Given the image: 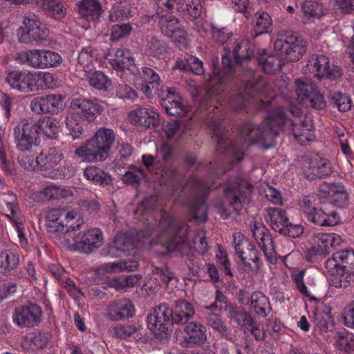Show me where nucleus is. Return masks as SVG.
<instances>
[{
	"mask_svg": "<svg viewBox=\"0 0 354 354\" xmlns=\"http://www.w3.org/2000/svg\"><path fill=\"white\" fill-rule=\"evenodd\" d=\"M277 111L281 112L284 122L282 124V131L284 128H288L292 131L295 140L301 145L313 140L315 138L313 126L310 119H305L304 121L296 123L287 119L284 110L281 107L277 108Z\"/></svg>",
	"mask_w": 354,
	"mask_h": 354,
	"instance_id": "17",
	"label": "nucleus"
},
{
	"mask_svg": "<svg viewBox=\"0 0 354 354\" xmlns=\"http://www.w3.org/2000/svg\"><path fill=\"white\" fill-rule=\"evenodd\" d=\"M207 341L206 327L197 322H188L183 328L180 345L193 348L203 345Z\"/></svg>",
	"mask_w": 354,
	"mask_h": 354,
	"instance_id": "24",
	"label": "nucleus"
},
{
	"mask_svg": "<svg viewBox=\"0 0 354 354\" xmlns=\"http://www.w3.org/2000/svg\"><path fill=\"white\" fill-rule=\"evenodd\" d=\"M251 47V44L247 40L238 42L233 50L234 61H232L229 56L230 50L225 49V53L222 55V75L218 73V59L212 60L213 71L209 76V82L212 87L207 92L208 96L216 95L218 88L215 84L219 82L220 85L218 87H220L225 82L227 76L231 75L234 72L244 86L243 91L239 93L234 99V106L236 109H243L250 99L253 100L259 109H265L269 106L270 100L275 95L265 80L260 78L256 82L252 81L251 78L253 77L254 73L250 69L241 74V71H243L241 64L250 59L253 54Z\"/></svg>",
	"mask_w": 354,
	"mask_h": 354,
	"instance_id": "1",
	"label": "nucleus"
},
{
	"mask_svg": "<svg viewBox=\"0 0 354 354\" xmlns=\"http://www.w3.org/2000/svg\"><path fill=\"white\" fill-rule=\"evenodd\" d=\"M76 216L74 212H69L64 207L52 208L47 211V232L57 244L63 245L62 240L71 236L70 229L74 230L76 227H80V224L74 225L73 220Z\"/></svg>",
	"mask_w": 354,
	"mask_h": 354,
	"instance_id": "5",
	"label": "nucleus"
},
{
	"mask_svg": "<svg viewBox=\"0 0 354 354\" xmlns=\"http://www.w3.org/2000/svg\"><path fill=\"white\" fill-rule=\"evenodd\" d=\"M38 136L35 125L27 119L21 120L13 129L14 143L17 149L21 152L30 151L36 144Z\"/></svg>",
	"mask_w": 354,
	"mask_h": 354,
	"instance_id": "12",
	"label": "nucleus"
},
{
	"mask_svg": "<svg viewBox=\"0 0 354 354\" xmlns=\"http://www.w3.org/2000/svg\"><path fill=\"white\" fill-rule=\"evenodd\" d=\"M250 227L252 235L263 252L266 260L270 263H276L277 261V253L269 230L261 223L254 222Z\"/></svg>",
	"mask_w": 354,
	"mask_h": 354,
	"instance_id": "18",
	"label": "nucleus"
},
{
	"mask_svg": "<svg viewBox=\"0 0 354 354\" xmlns=\"http://www.w3.org/2000/svg\"><path fill=\"white\" fill-rule=\"evenodd\" d=\"M71 113L80 116L82 119L91 122L96 118V114H101L104 107L96 98L73 99L70 105Z\"/></svg>",
	"mask_w": 354,
	"mask_h": 354,
	"instance_id": "16",
	"label": "nucleus"
},
{
	"mask_svg": "<svg viewBox=\"0 0 354 354\" xmlns=\"http://www.w3.org/2000/svg\"><path fill=\"white\" fill-rule=\"evenodd\" d=\"M132 30V26L129 23L115 24L111 26L110 31V40L118 41L129 35Z\"/></svg>",
	"mask_w": 354,
	"mask_h": 354,
	"instance_id": "56",
	"label": "nucleus"
},
{
	"mask_svg": "<svg viewBox=\"0 0 354 354\" xmlns=\"http://www.w3.org/2000/svg\"><path fill=\"white\" fill-rule=\"evenodd\" d=\"M4 201L6 209H4L6 215L9 217L16 226L18 236L21 241L24 239V234L21 225L23 224V217L19 212L17 198L13 194H8L5 196Z\"/></svg>",
	"mask_w": 354,
	"mask_h": 354,
	"instance_id": "29",
	"label": "nucleus"
},
{
	"mask_svg": "<svg viewBox=\"0 0 354 354\" xmlns=\"http://www.w3.org/2000/svg\"><path fill=\"white\" fill-rule=\"evenodd\" d=\"M62 100V96L56 94L37 97L31 100L30 107L32 112L39 115L57 113L61 108Z\"/></svg>",
	"mask_w": 354,
	"mask_h": 354,
	"instance_id": "26",
	"label": "nucleus"
},
{
	"mask_svg": "<svg viewBox=\"0 0 354 354\" xmlns=\"http://www.w3.org/2000/svg\"><path fill=\"white\" fill-rule=\"evenodd\" d=\"M274 46L275 53L286 62L297 61L306 52L303 41L291 30L280 31Z\"/></svg>",
	"mask_w": 354,
	"mask_h": 354,
	"instance_id": "7",
	"label": "nucleus"
},
{
	"mask_svg": "<svg viewBox=\"0 0 354 354\" xmlns=\"http://www.w3.org/2000/svg\"><path fill=\"white\" fill-rule=\"evenodd\" d=\"M160 215L156 233L159 234L156 243L165 248L162 254L177 252L188 260L194 261L195 252L187 241L189 226L166 212H162Z\"/></svg>",
	"mask_w": 354,
	"mask_h": 354,
	"instance_id": "2",
	"label": "nucleus"
},
{
	"mask_svg": "<svg viewBox=\"0 0 354 354\" xmlns=\"http://www.w3.org/2000/svg\"><path fill=\"white\" fill-rule=\"evenodd\" d=\"M95 50L91 46L83 48L77 57V66L79 70L89 73L93 70V61L95 58Z\"/></svg>",
	"mask_w": 354,
	"mask_h": 354,
	"instance_id": "45",
	"label": "nucleus"
},
{
	"mask_svg": "<svg viewBox=\"0 0 354 354\" xmlns=\"http://www.w3.org/2000/svg\"><path fill=\"white\" fill-rule=\"evenodd\" d=\"M201 3L198 0H178L176 10L189 20H195L201 15Z\"/></svg>",
	"mask_w": 354,
	"mask_h": 354,
	"instance_id": "36",
	"label": "nucleus"
},
{
	"mask_svg": "<svg viewBox=\"0 0 354 354\" xmlns=\"http://www.w3.org/2000/svg\"><path fill=\"white\" fill-rule=\"evenodd\" d=\"M65 122L66 128L72 136L73 140L80 138L84 131L82 123H80V121L74 117V115H72V113L66 118Z\"/></svg>",
	"mask_w": 354,
	"mask_h": 354,
	"instance_id": "58",
	"label": "nucleus"
},
{
	"mask_svg": "<svg viewBox=\"0 0 354 354\" xmlns=\"http://www.w3.org/2000/svg\"><path fill=\"white\" fill-rule=\"evenodd\" d=\"M192 181L196 189L201 192V196L194 200L190 209L196 221L205 222L207 218V209L203 195L210 189L212 185L203 178L196 176L193 178Z\"/></svg>",
	"mask_w": 354,
	"mask_h": 354,
	"instance_id": "23",
	"label": "nucleus"
},
{
	"mask_svg": "<svg viewBox=\"0 0 354 354\" xmlns=\"http://www.w3.org/2000/svg\"><path fill=\"white\" fill-rule=\"evenodd\" d=\"M172 319L174 324H185L195 314V310L192 304L185 300H178L175 301Z\"/></svg>",
	"mask_w": 354,
	"mask_h": 354,
	"instance_id": "33",
	"label": "nucleus"
},
{
	"mask_svg": "<svg viewBox=\"0 0 354 354\" xmlns=\"http://www.w3.org/2000/svg\"><path fill=\"white\" fill-rule=\"evenodd\" d=\"M43 8L48 15L55 19H62L66 15V9L64 6L57 0L44 1Z\"/></svg>",
	"mask_w": 354,
	"mask_h": 354,
	"instance_id": "52",
	"label": "nucleus"
},
{
	"mask_svg": "<svg viewBox=\"0 0 354 354\" xmlns=\"http://www.w3.org/2000/svg\"><path fill=\"white\" fill-rule=\"evenodd\" d=\"M266 212V220L271 228L280 234L283 232L289 222L286 212L278 207H268Z\"/></svg>",
	"mask_w": 354,
	"mask_h": 354,
	"instance_id": "34",
	"label": "nucleus"
},
{
	"mask_svg": "<svg viewBox=\"0 0 354 354\" xmlns=\"http://www.w3.org/2000/svg\"><path fill=\"white\" fill-rule=\"evenodd\" d=\"M317 241L315 242L319 255L326 257L330 252L332 248V234L330 233L319 232L316 234Z\"/></svg>",
	"mask_w": 354,
	"mask_h": 354,
	"instance_id": "50",
	"label": "nucleus"
},
{
	"mask_svg": "<svg viewBox=\"0 0 354 354\" xmlns=\"http://www.w3.org/2000/svg\"><path fill=\"white\" fill-rule=\"evenodd\" d=\"M206 324L222 335L229 333V328L221 320V315L214 313H208L205 317Z\"/></svg>",
	"mask_w": 354,
	"mask_h": 354,
	"instance_id": "53",
	"label": "nucleus"
},
{
	"mask_svg": "<svg viewBox=\"0 0 354 354\" xmlns=\"http://www.w3.org/2000/svg\"><path fill=\"white\" fill-rule=\"evenodd\" d=\"M272 24L270 15L266 12H257L254 22V32L256 36L268 32Z\"/></svg>",
	"mask_w": 354,
	"mask_h": 354,
	"instance_id": "49",
	"label": "nucleus"
},
{
	"mask_svg": "<svg viewBox=\"0 0 354 354\" xmlns=\"http://www.w3.org/2000/svg\"><path fill=\"white\" fill-rule=\"evenodd\" d=\"M6 82L15 90L23 93L38 90L37 77L28 71L14 70L7 73Z\"/></svg>",
	"mask_w": 354,
	"mask_h": 354,
	"instance_id": "20",
	"label": "nucleus"
},
{
	"mask_svg": "<svg viewBox=\"0 0 354 354\" xmlns=\"http://www.w3.org/2000/svg\"><path fill=\"white\" fill-rule=\"evenodd\" d=\"M37 131H43L47 136L53 138L59 131V122L53 118L45 116L33 123Z\"/></svg>",
	"mask_w": 354,
	"mask_h": 354,
	"instance_id": "43",
	"label": "nucleus"
},
{
	"mask_svg": "<svg viewBox=\"0 0 354 354\" xmlns=\"http://www.w3.org/2000/svg\"><path fill=\"white\" fill-rule=\"evenodd\" d=\"M101 6L95 0H83L79 5L80 15L91 20H95L101 15Z\"/></svg>",
	"mask_w": 354,
	"mask_h": 354,
	"instance_id": "42",
	"label": "nucleus"
},
{
	"mask_svg": "<svg viewBox=\"0 0 354 354\" xmlns=\"http://www.w3.org/2000/svg\"><path fill=\"white\" fill-rule=\"evenodd\" d=\"M19 264V254L10 250L2 251L0 253V273L10 272Z\"/></svg>",
	"mask_w": 354,
	"mask_h": 354,
	"instance_id": "40",
	"label": "nucleus"
},
{
	"mask_svg": "<svg viewBox=\"0 0 354 354\" xmlns=\"http://www.w3.org/2000/svg\"><path fill=\"white\" fill-rule=\"evenodd\" d=\"M48 340V334L41 332L30 335L26 337V341L29 343V346L32 349H39L45 347Z\"/></svg>",
	"mask_w": 354,
	"mask_h": 354,
	"instance_id": "59",
	"label": "nucleus"
},
{
	"mask_svg": "<svg viewBox=\"0 0 354 354\" xmlns=\"http://www.w3.org/2000/svg\"><path fill=\"white\" fill-rule=\"evenodd\" d=\"M115 140L114 131L111 129L102 127L91 139L83 142L75 150V156L84 162L104 161L109 156Z\"/></svg>",
	"mask_w": 354,
	"mask_h": 354,
	"instance_id": "4",
	"label": "nucleus"
},
{
	"mask_svg": "<svg viewBox=\"0 0 354 354\" xmlns=\"http://www.w3.org/2000/svg\"><path fill=\"white\" fill-rule=\"evenodd\" d=\"M295 91L298 98L307 105L321 109L324 106L322 95L311 79L302 77L295 82Z\"/></svg>",
	"mask_w": 354,
	"mask_h": 354,
	"instance_id": "13",
	"label": "nucleus"
},
{
	"mask_svg": "<svg viewBox=\"0 0 354 354\" xmlns=\"http://www.w3.org/2000/svg\"><path fill=\"white\" fill-rule=\"evenodd\" d=\"M173 310L166 304L155 307L147 316L148 328L156 338L164 339L171 332L174 324Z\"/></svg>",
	"mask_w": 354,
	"mask_h": 354,
	"instance_id": "11",
	"label": "nucleus"
},
{
	"mask_svg": "<svg viewBox=\"0 0 354 354\" xmlns=\"http://www.w3.org/2000/svg\"><path fill=\"white\" fill-rule=\"evenodd\" d=\"M158 113L153 109L138 107L129 112V120L135 126L149 128L158 124Z\"/></svg>",
	"mask_w": 354,
	"mask_h": 354,
	"instance_id": "27",
	"label": "nucleus"
},
{
	"mask_svg": "<svg viewBox=\"0 0 354 354\" xmlns=\"http://www.w3.org/2000/svg\"><path fill=\"white\" fill-rule=\"evenodd\" d=\"M233 237L236 253L243 263L250 266V262H253L259 268L258 251L255 246L241 233L234 234Z\"/></svg>",
	"mask_w": 354,
	"mask_h": 354,
	"instance_id": "25",
	"label": "nucleus"
},
{
	"mask_svg": "<svg viewBox=\"0 0 354 354\" xmlns=\"http://www.w3.org/2000/svg\"><path fill=\"white\" fill-rule=\"evenodd\" d=\"M333 104L337 106L339 112H346L351 110L353 106L351 98L340 92L333 94Z\"/></svg>",
	"mask_w": 354,
	"mask_h": 354,
	"instance_id": "57",
	"label": "nucleus"
},
{
	"mask_svg": "<svg viewBox=\"0 0 354 354\" xmlns=\"http://www.w3.org/2000/svg\"><path fill=\"white\" fill-rule=\"evenodd\" d=\"M349 204V194L342 183H333V206L344 209Z\"/></svg>",
	"mask_w": 354,
	"mask_h": 354,
	"instance_id": "47",
	"label": "nucleus"
},
{
	"mask_svg": "<svg viewBox=\"0 0 354 354\" xmlns=\"http://www.w3.org/2000/svg\"><path fill=\"white\" fill-rule=\"evenodd\" d=\"M283 59L279 55L268 54L263 50L258 57V62L261 65L263 71L268 73H271L279 70L283 65Z\"/></svg>",
	"mask_w": 354,
	"mask_h": 354,
	"instance_id": "39",
	"label": "nucleus"
},
{
	"mask_svg": "<svg viewBox=\"0 0 354 354\" xmlns=\"http://www.w3.org/2000/svg\"><path fill=\"white\" fill-rule=\"evenodd\" d=\"M308 219L321 226H329V216L324 213L322 209L317 208L308 216Z\"/></svg>",
	"mask_w": 354,
	"mask_h": 354,
	"instance_id": "63",
	"label": "nucleus"
},
{
	"mask_svg": "<svg viewBox=\"0 0 354 354\" xmlns=\"http://www.w3.org/2000/svg\"><path fill=\"white\" fill-rule=\"evenodd\" d=\"M17 35L21 43L30 44L43 39L45 37V25L33 13L25 15L23 26L18 30Z\"/></svg>",
	"mask_w": 354,
	"mask_h": 354,
	"instance_id": "14",
	"label": "nucleus"
},
{
	"mask_svg": "<svg viewBox=\"0 0 354 354\" xmlns=\"http://www.w3.org/2000/svg\"><path fill=\"white\" fill-rule=\"evenodd\" d=\"M163 33L171 37L172 41L180 48H185L187 46V33L180 28L169 29L168 27L163 29Z\"/></svg>",
	"mask_w": 354,
	"mask_h": 354,
	"instance_id": "54",
	"label": "nucleus"
},
{
	"mask_svg": "<svg viewBox=\"0 0 354 354\" xmlns=\"http://www.w3.org/2000/svg\"><path fill=\"white\" fill-rule=\"evenodd\" d=\"M335 346L346 354H354V335L343 330L337 333Z\"/></svg>",
	"mask_w": 354,
	"mask_h": 354,
	"instance_id": "41",
	"label": "nucleus"
},
{
	"mask_svg": "<svg viewBox=\"0 0 354 354\" xmlns=\"http://www.w3.org/2000/svg\"><path fill=\"white\" fill-rule=\"evenodd\" d=\"M253 185L246 179L239 176L234 182L225 184L224 189L226 202L238 213L244 203L250 201Z\"/></svg>",
	"mask_w": 354,
	"mask_h": 354,
	"instance_id": "10",
	"label": "nucleus"
},
{
	"mask_svg": "<svg viewBox=\"0 0 354 354\" xmlns=\"http://www.w3.org/2000/svg\"><path fill=\"white\" fill-rule=\"evenodd\" d=\"M84 174L88 180L100 185H109L112 180L110 175L96 166L87 167Z\"/></svg>",
	"mask_w": 354,
	"mask_h": 354,
	"instance_id": "44",
	"label": "nucleus"
},
{
	"mask_svg": "<svg viewBox=\"0 0 354 354\" xmlns=\"http://www.w3.org/2000/svg\"><path fill=\"white\" fill-rule=\"evenodd\" d=\"M301 8L303 12V21L306 24L309 23L313 19L325 15L319 0H304Z\"/></svg>",
	"mask_w": 354,
	"mask_h": 354,
	"instance_id": "37",
	"label": "nucleus"
},
{
	"mask_svg": "<svg viewBox=\"0 0 354 354\" xmlns=\"http://www.w3.org/2000/svg\"><path fill=\"white\" fill-rule=\"evenodd\" d=\"M109 62L118 71L127 70L133 75H136L138 72L132 53L125 48L118 49L115 53V57L109 59Z\"/></svg>",
	"mask_w": 354,
	"mask_h": 354,
	"instance_id": "28",
	"label": "nucleus"
},
{
	"mask_svg": "<svg viewBox=\"0 0 354 354\" xmlns=\"http://www.w3.org/2000/svg\"><path fill=\"white\" fill-rule=\"evenodd\" d=\"M64 159V154L57 147L50 148L46 153H41L37 156L38 170L44 171V176L50 178H55L60 175L56 167Z\"/></svg>",
	"mask_w": 354,
	"mask_h": 354,
	"instance_id": "19",
	"label": "nucleus"
},
{
	"mask_svg": "<svg viewBox=\"0 0 354 354\" xmlns=\"http://www.w3.org/2000/svg\"><path fill=\"white\" fill-rule=\"evenodd\" d=\"M333 287L346 288L354 280V250L333 252Z\"/></svg>",
	"mask_w": 354,
	"mask_h": 354,
	"instance_id": "6",
	"label": "nucleus"
},
{
	"mask_svg": "<svg viewBox=\"0 0 354 354\" xmlns=\"http://www.w3.org/2000/svg\"><path fill=\"white\" fill-rule=\"evenodd\" d=\"M117 151L115 161L123 164L132 155L133 149L129 143H121L118 145Z\"/></svg>",
	"mask_w": 354,
	"mask_h": 354,
	"instance_id": "62",
	"label": "nucleus"
},
{
	"mask_svg": "<svg viewBox=\"0 0 354 354\" xmlns=\"http://www.w3.org/2000/svg\"><path fill=\"white\" fill-rule=\"evenodd\" d=\"M103 233L98 228L80 232L62 240L63 245L69 250L89 254L99 248L103 243Z\"/></svg>",
	"mask_w": 354,
	"mask_h": 354,
	"instance_id": "8",
	"label": "nucleus"
},
{
	"mask_svg": "<svg viewBox=\"0 0 354 354\" xmlns=\"http://www.w3.org/2000/svg\"><path fill=\"white\" fill-rule=\"evenodd\" d=\"M225 310L229 314V318L234 320L239 326H246L252 324L254 320L250 314L241 307L229 304L225 306Z\"/></svg>",
	"mask_w": 354,
	"mask_h": 354,
	"instance_id": "38",
	"label": "nucleus"
},
{
	"mask_svg": "<svg viewBox=\"0 0 354 354\" xmlns=\"http://www.w3.org/2000/svg\"><path fill=\"white\" fill-rule=\"evenodd\" d=\"M147 53L157 58H160L167 51V45L156 36H151L148 39L147 45Z\"/></svg>",
	"mask_w": 354,
	"mask_h": 354,
	"instance_id": "51",
	"label": "nucleus"
},
{
	"mask_svg": "<svg viewBox=\"0 0 354 354\" xmlns=\"http://www.w3.org/2000/svg\"><path fill=\"white\" fill-rule=\"evenodd\" d=\"M88 82L91 86L101 91H106L111 84L109 77L100 71L93 73L89 77Z\"/></svg>",
	"mask_w": 354,
	"mask_h": 354,
	"instance_id": "55",
	"label": "nucleus"
},
{
	"mask_svg": "<svg viewBox=\"0 0 354 354\" xmlns=\"http://www.w3.org/2000/svg\"><path fill=\"white\" fill-rule=\"evenodd\" d=\"M108 315L111 319L117 321L133 315L134 308L129 299L112 301L107 308Z\"/></svg>",
	"mask_w": 354,
	"mask_h": 354,
	"instance_id": "32",
	"label": "nucleus"
},
{
	"mask_svg": "<svg viewBox=\"0 0 354 354\" xmlns=\"http://www.w3.org/2000/svg\"><path fill=\"white\" fill-rule=\"evenodd\" d=\"M32 61V68L44 69L59 65L62 62V57L51 50L33 49Z\"/></svg>",
	"mask_w": 354,
	"mask_h": 354,
	"instance_id": "30",
	"label": "nucleus"
},
{
	"mask_svg": "<svg viewBox=\"0 0 354 354\" xmlns=\"http://www.w3.org/2000/svg\"><path fill=\"white\" fill-rule=\"evenodd\" d=\"M138 328L133 325L119 324L112 328L113 334L120 339L129 337L132 334L137 332Z\"/></svg>",
	"mask_w": 354,
	"mask_h": 354,
	"instance_id": "60",
	"label": "nucleus"
},
{
	"mask_svg": "<svg viewBox=\"0 0 354 354\" xmlns=\"http://www.w3.org/2000/svg\"><path fill=\"white\" fill-rule=\"evenodd\" d=\"M162 106L165 109L167 113L173 116H183L187 112L186 106L183 104L181 99L175 95L174 98L161 102Z\"/></svg>",
	"mask_w": 354,
	"mask_h": 354,
	"instance_id": "46",
	"label": "nucleus"
},
{
	"mask_svg": "<svg viewBox=\"0 0 354 354\" xmlns=\"http://www.w3.org/2000/svg\"><path fill=\"white\" fill-rule=\"evenodd\" d=\"M270 302L267 297L261 292H254L250 297V306L254 308L255 313L262 317H266V307L269 306Z\"/></svg>",
	"mask_w": 354,
	"mask_h": 354,
	"instance_id": "48",
	"label": "nucleus"
},
{
	"mask_svg": "<svg viewBox=\"0 0 354 354\" xmlns=\"http://www.w3.org/2000/svg\"><path fill=\"white\" fill-rule=\"evenodd\" d=\"M139 74L142 81L141 91L148 97H153V90L160 86V78L159 75L149 67H142V71H138L136 75Z\"/></svg>",
	"mask_w": 354,
	"mask_h": 354,
	"instance_id": "31",
	"label": "nucleus"
},
{
	"mask_svg": "<svg viewBox=\"0 0 354 354\" xmlns=\"http://www.w3.org/2000/svg\"><path fill=\"white\" fill-rule=\"evenodd\" d=\"M72 192L67 189L55 184H50L37 192L35 196L38 201L44 202L66 198L72 196Z\"/></svg>",
	"mask_w": 354,
	"mask_h": 354,
	"instance_id": "35",
	"label": "nucleus"
},
{
	"mask_svg": "<svg viewBox=\"0 0 354 354\" xmlns=\"http://www.w3.org/2000/svg\"><path fill=\"white\" fill-rule=\"evenodd\" d=\"M283 122L281 112L277 111L276 109L265 121L267 129L247 122L239 127V134L247 145H257L263 149H269L274 146L275 138L282 131Z\"/></svg>",
	"mask_w": 354,
	"mask_h": 354,
	"instance_id": "3",
	"label": "nucleus"
},
{
	"mask_svg": "<svg viewBox=\"0 0 354 354\" xmlns=\"http://www.w3.org/2000/svg\"><path fill=\"white\" fill-rule=\"evenodd\" d=\"M42 315L43 311L39 305L28 303L15 308L12 321L20 328H32L41 323Z\"/></svg>",
	"mask_w": 354,
	"mask_h": 354,
	"instance_id": "15",
	"label": "nucleus"
},
{
	"mask_svg": "<svg viewBox=\"0 0 354 354\" xmlns=\"http://www.w3.org/2000/svg\"><path fill=\"white\" fill-rule=\"evenodd\" d=\"M153 274L156 277L155 279L159 281V285H167L169 282L174 278L171 272L167 268L156 267L152 271Z\"/></svg>",
	"mask_w": 354,
	"mask_h": 354,
	"instance_id": "61",
	"label": "nucleus"
},
{
	"mask_svg": "<svg viewBox=\"0 0 354 354\" xmlns=\"http://www.w3.org/2000/svg\"><path fill=\"white\" fill-rule=\"evenodd\" d=\"M302 72L305 75L314 74L320 80H332L330 59L324 55H311L306 64L303 66Z\"/></svg>",
	"mask_w": 354,
	"mask_h": 354,
	"instance_id": "22",
	"label": "nucleus"
},
{
	"mask_svg": "<svg viewBox=\"0 0 354 354\" xmlns=\"http://www.w3.org/2000/svg\"><path fill=\"white\" fill-rule=\"evenodd\" d=\"M113 242L122 254L129 252L133 248L131 238L122 234L117 235Z\"/></svg>",
	"mask_w": 354,
	"mask_h": 354,
	"instance_id": "64",
	"label": "nucleus"
},
{
	"mask_svg": "<svg viewBox=\"0 0 354 354\" xmlns=\"http://www.w3.org/2000/svg\"><path fill=\"white\" fill-rule=\"evenodd\" d=\"M209 127L212 131V138L216 141V153L225 154L230 161V165L240 162L243 158L244 153L228 142L221 119L212 118L209 122Z\"/></svg>",
	"mask_w": 354,
	"mask_h": 354,
	"instance_id": "9",
	"label": "nucleus"
},
{
	"mask_svg": "<svg viewBox=\"0 0 354 354\" xmlns=\"http://www.w3.org/2000/svg\"><path fill=\"white\" fill-rule=\"evenodd\" d=\"M302 168L304 176L310 180L328 176L331 173L330 162L318 155L306 158L303 161Z\"/></svg>",
	"mask_w": 354,
	"mask_h": 354,
	"instance_id": "21",
	"label": "nucleus"
}]
</instances>
